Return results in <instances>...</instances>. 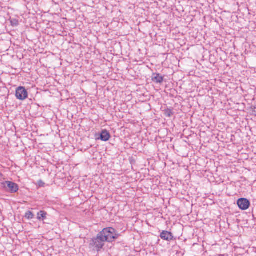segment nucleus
<instances>
[{"label": "nucleus", "mask_w": 256, "mask_h": 256, "mask_svg": "<svg viewBox=\"0 0 256 256\" xmlns=\"http://www.w3.org/2000/svg\"><path fill=\"white\" fill-rule=\"evenodd\" d=\"M152 80L156 83H162L164 80V78L159 74H153L152 76Z\"/></svg>", "instance_id": "obj_8"}, {"label": "nucleus", "mask_w": 256, "mask_h": 256, "mask_svg": "<svg viewBox=\"0 0 256 256\" xmlns=\"http://www.w3.org/2000/svg\"><path fill=\"white\" fill-rule=\"evenodd\" d=\"M41 184H42V183H40V186H41Z\"/></svg>", "instance_id": "obj_16"}, {"label": "nucleus", "mask_w": 256, "mask_h": 256, "mask_svg": "<svg viewBox=\"0 0 256 256\" xmlns=\"http://www.w3.org/2000/svg\"><path fill=\"white\" fill-rule=\"evenodd\" d=\"M252 112L256 115V108L254 107V110H252Z\"/></svg>", "instance_id": "obj_12"}, {"label": "nucleus", "mask_w": 256, "mask_h": 256, "mask_svg": "<svg viewBox=\"0 0 256 256\" xmlns=\"http://www.w3.org/2000/svg\"><path fill=\"white\" fill-rule=\"evenodd\" d=\"M48 214L46 212L40 210L37 214V218L39 220H44L46 218Z\"/></svg>", "instance_id": "obj_9"}, {"label": "nucleus", "mask_w": 256, "mask_h": 256, "mask_svg": "<svg viewBox=\"0 0 256 256\" xmlns=\"http://www.w3.org/2000/svg\"><path fill=\"white\" fill-rule=\"evenodd\" d=\"M237 204L242 210H246L250 205V202L246 198H240L237 200Z\"/></svg>", "instance_id": "obj_5"}, {"label": "nucleus", "mask_w": 256, "mask_h": 256, "mask_svg": "<svg viewBox=\"0 0 256 256\" xmlns=\"http://www.w3.org/2000/svg\"><path fill=\"white\" fill-rule=\"evenodd\" d=\"M164 114L166 116L170 118L174 114V112L172 109L167 108L164 110Z\"/></svg>", "instance_id": "obj_10"}, {"label": "nucleus", "mask_w": 256, "mask_h": 256, "mask_svg": "<svg viewBox=\"0 0 256 256\" xmlns=\"http://www.w3.org/2000/svg\"><path fill=\"white\" fill-rule=\"evenodd\" d=\"M99 234L104 240L108 242H113L120 236L114 228L111 227L104 228Z\"/></svg>", "instance_id": "obj_1"}, {"label": "nucleus", "mask_w": 256, "mask_h": 256, "mask_svg": "<svg viewBox=\"0 0 256 256\" xmlns=\"http://www.w3.org/2000/svg\"><path fill=\"white\" fill-rule=\"evenodd\" d=\"M110 138V134L108 130H102V132L100 133V138L102 141H104V142L108 141L109 140V139Z\"/></svg>", "instance_id": "obj_7"}, {"label": "nucleus", "mask_w": 256, "mask_h": 256, "mask_svg": "<svg viewBox=\"0 0 256 256\" xmlns=\"http://www.w3.org/2000/svg\"><path fill=\"white\" fill-rule=\"evenodd\" d=\"M106 242L100 234L98 233L96 238L92 240V244L94 246L97 251L100 250L104 246V242Z\"/></svg>", "instance_id": "obj_3"}, {"label": "nucleus", "mask_w": 256, "mask_h": 256, "mask_svg": "<svg viewBox=\"0 0 256 256\" xmlns=\"http://www.w3.org/2000/svg\"><path fill=\"white\" fill-rule=\"evenodd\" d=\"M28 93L26 89L22 86H19L16 90V96L20 100H24L27 98Z\"/></svg>", "instance_id": "obj_4"}, {"label": "nucleus", "mask_w": 256, "mask_h": 256, "mask_svg": "<svg viewBox=\"0 0 256 256\" xmlns=\"http://www.w3.org/2000/svg\"><path fill=\"white\" fill-rule=\"evenodd\" d=\"M24 216L26 218H27L28 220H30V219H32L34 218V215L32 212L28 211L25 214Z\"/></svg>", "instance_id": "obj_11"}, {"label": "nucleus", "mask_w": 256, "mask_h": 256, "mask_svg": "<svg viewBox=\"0 0 256 256\" xmlns=\"http://www.w3.org/2000/svg\"><path fill=\"white\" fill-rule=\"evenodd\" d=\"M2 175V174L0 173V176Z\"/></svg>", "instance_id": "obj_17"}, {"label": "nucleus", "mask_w": 256, "mask_h": 256, "mask_svg": "<svg viewBox=\"0 0 256 256\" xmlns=\"http://www.w3.org/2000/svg\"><path fill=\"white\" fill-rule=\"evenodd\" d=\"M218 256H224L223 254H219Z\"/></svg>", "instance_id": "obj_13"}, {"label": "nucleus", "mask_w": 256, "mask_h": 256, "mask_svg": "<svg viewBox=\"0 0 256 256\" xmlns=\"http://www.w3.org/2000/svg\"><path fill=\"white\" fill-rule=\"evenodd\" d=\"M39 182L42 183L44 184V183L41 180H40Z\"/></svg>", "instance_id": "obj_14"}, {"label": "nucleus", "mask_w": 256, "mask_h": 256, "mask_svg": "<svg viewBox=\"0 0 256 256\" xmlns=\"http://www.w3.org/2000/svg\"><path fill=\"white\" fill-rule=\"evenodd\" d=\"M2 185L6 191L12 194L17 192L19 189L18 184L12 182L5 181Z\"/></svg>", "instance_id": "obj_2"}, {"label": "nucleus", "mask_w": 256, "mask_h": 256, "mask_svg": "<svg viewBox=\"0 0 256 256\" xmlns=\"http://www.w3.org/2000/svg\"><path fill=\"white\" fill-rule=\"evenodd\" d=\"M41 184H42V183H40V186H41Z\"/></svg>", "instance_id": "obj_15"}, {"label": "nucleus", "mask_w": 256, "mask_h": 256, "mask_svg": "<svg viewBox=\"0 0 256 256\" xmlns=\"http://www.w3.org/2000/svg\"><path fill=\"white\" fill-rule=\"evenodd\" d=\"M160 237L162 239L168 242H170L174 239V237L172 233L166 230H163L160 233Z\"/></svg>", "instance_id": "obj_6"}]
</instances>
